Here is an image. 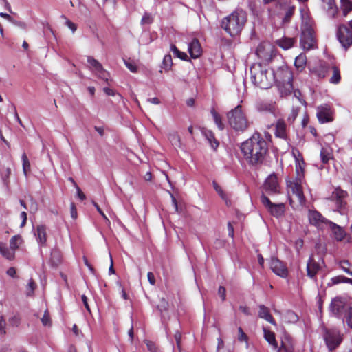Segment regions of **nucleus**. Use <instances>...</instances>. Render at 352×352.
Here are the masks:
<instances>
[{
    "instance_id": "6",
    "label": "nucleus",
    "mask_w": 352,
    "mask_h": 352,
    "mask_svg": "<svg viewBox=\"0 0 352 352\" xmlns=\"http://www.w3.org/2000/svg\"><path fill=\"white\" fill-rule=\"evenodd\" d=\"M230 125L236 131H244L247 129L248 121L242 111V107L238 105L227 113Z\"/></svg>"
},
{
    "instance_id": "36",
    "label": "nucleus",
    "mask_w": 352,
    "mask_h": 352,
    "mask_svg": "<svg viewBox=\"0 0 352 352\" xmlns=\"http://www.w3.org/2000/svg\"><path fill=\"white\" fill-rule=\"evenodd\" d=\"M22 161H23V173L25 176L28 175V173L30 171V163L28 158L27 155L24 153L22 155Z\"/></svg>"
},
{
    "instance_id": "48",
    "label": "nucleus",
    "mask_w": 352,
    "mask_h": 352,
    "mask_svg": "<svg viewBox=\"0 0 352 352\" xmlns=\"http://www.w3.org/2000/svg\"><path fill=\"white\" fill-rule=\"evenodd\" d=\"M144 342L148 351H150L151 352H157V347L153 342L146 340Z\"/></svg>"
},
{
    "instance_id": "16",
    "label": "nucleus",
    "mask_w": 352,
    "mask_h": 352,
    "mask_svg": "<svg viewBox=\"0 0 352 352\" xmlns=\"http://www.w3.org/2000/svg\"><path fill=\"white\" fill-rule=\"evenodd\" d=\"M270 268L277 275L281 277H286L287 270L284 264L276 258H272L270 261Z\"/></svg>"
},
{
    "instance_id": "45",
    "label": "nucleus",
    "mask_w": 352,
    "mask_h": 352,
    "mask_svg": "<svg viewBox=\"0 0 352 352\" xmlns=\"http://www.w3.org/2000/svg\"><path fill=\"white\" fill-rule=\"evenodd\" d=\"M51 261L53 265H57L59 263H60V255L58 251H53L51 254Z\"/></svg>"
},
{
    "instance_id": "60",
    "label": "nucleus",
    "mask_w": 352,
    "mask_h": 352,
    "mask_svg": "<svg viewBox=\"0 0 352 352\" xmlns=\"http://www.w3.org/2000/svg\"><path fill=\"white\" fill-rule=\"evenodd\" d=\"M93 204L94 206L96 207V210H98V212L100 213V214L107 221V222H109V220L108 219V218L106 217V215L104 214V213L102 212V210L100 209V206L98 205V204H96V202L93 201Z\"/></svg>"
},
{
    "instance_id": "57",
    "label": "nucleus",
    "mask_w": 352,
    "mask_h": 352,
    "mask_svg": "<svg viewBox=\"0 0 352 352\" xmlns=\"http://www.w3.org/2000/svg\"><path fill=\"white\" fill-rule=\"evenodd\" d=\"M124 64L126 67L131 72H137V67L136 65L131 62L124 60Z\"/></svg>"
},
{
    "instance_id": "50",
    "label": "nucleus",
    "mask_w": 352,
    "mask_h": 352,
    "mask_svg": "<svg viewBox=\"0 0 352 352\" xmlns=\"http://www.w3.org/2000/svg\"><path fill=\"white\" fill-rule=\"evenodd\" d=\"M6 322L3 316L0 317V334L5 335L6 333Z\"/></svg>"
},
{
    "instance_id": "54",
    "label": "nucleus",
    "mask_w": 352,
    "mask_h": 352,
    "mask_svg": "<svg viewBox=\"0 0 352 352\" xmlns=\"http://www.w3.org/2000/svg\"><path fill=\"white\" fill-rule=\"evenodd\" d=\"M152 16L151 14L146 13L142 18V24H150L152 22Z\"/></svg>"
},
{
    "instance_id": "12",
    "label": "nucleus",
    "mask_w": 352,
    "mask_h": 352,
    "mask_svg": "<svg viewBox=\"0 0 352 352\" xmlns=\"http://www.w3.org/2000/svg\"><path fill=\"white\" fill-rule=\"evenodd\" d=\"M256 54L261 60L268 62L273 56L274 46L268 42H263L257 47Z\"/></svg>"
},
{
    "instance_id": "20",
    "label": "nucleus",
    "mask_w": 352,
    "mask_h": 352,
    "mask_svg": "<svg viewBox=\"0 0 352 352\" xmlns=\"http://www.w3.org/2000/svg\"><path fill=\"white\" fill-rule=\"evenodd\" d=\"M309 220L311 224L320 226L321 223L328 224V220L322 216L320 213L316 210H309Z\"/></svg>"
},
{
    "instance_id": "10",
    "label": "nucleus",
    "mask_w": 352,
    "mask_h": 352,
    "mask_svg": "<svg viewBox=\"0 0 352 352\" xmlns=\"http://www.w3.org/2000/svg\"><path fill=\"white\" fill-rule=\"evenodd\" d=\"M89 67L92 72L99 78L104 80L107 83L109 80V73L104 69L100 63L92 56L87 57Z\"/></svg>"
},
{
    "instance_id": "47",
    "label": "nucleus",
    "mask_w": 352,
    "mask_h": 352,
    "mask_svg": "<svg viewBox=\"0 0 352 352\" xmlns=\"http://www.w3.org/2000/svg\"><path fill=\"white\" fill-rule=\"evenodd\" d=\"M36 285L33 279H30L27 286V295L32 296L36 289Z\"/></svg>"
},
{
    "instance_id": "23",
    "label": "nucleus",
    "mask_w": 352,
    "mask_h": 352,
    "mask_svg": "<svg viewBox=\"0 0 352 352\" xmlns=\"http://www.w3.org/2000/svg\"><path fill=\"white\" fill-rule=\"evenodd\" d=\"M258 316L261 318H264L272 324H276L275 320L270 314L269 309L263 305L259 306Z\"/></svg>"
},
{
    "instance_id": "41",
    "label": "nucleus",
    "mask_w": 352,
    "mask_h": 352,
    "mask_svg": "<svg viewBox=\"0 0 352 352\" xmlns=\"http://www.w3.org/2000/svg\"><path fill=\"white\" fill-rule=\"evenodd\" d=\"M320 158L324 164H327L331 159V153L327 148H322L320 151Z\"/></svg>"
},
{
    "instance_id": "18",
    "label": "nucleus",
    "mask_w": 352,
    "mask_h": 352,
    "mask_svg": "<svg viewBox=\"0 0 352 352\" xmlns=\"http://www.w3.org/2000/svg\"><path fill=\"white\" fill-rule=\"evenodd\" d=\"M265 190L269 193H277L279 192V186L277 177L275 175H270L265 180Z\"/></svg>"
},
{
    "instance_id": "63",
    "label": "nucleus",
    "mask_w": 352,
    "mask_h": 352,
    "mask_svg": "<svg viewBox=\"0 0 352 352\" xmlns=\"http://www.w3.org/2000/svg\"><path fill=\"white\" fill-rule=\"evenodd\" d=\"M103 91L108 96H113L116 95V92L113 89H112L109 87H104Z\"/></svg>"
},
{
    "instance_id": "30",
    "label": "nucleus",
    "mask_w": 352,
    "mask_h": 352,
    "mask_svg": "<svg viewBox=\"0 0 352 352\" xmlns=\"http://www.w3.org/2000/svg\"><path fill=\"white\" fill-rule=\"evenodd\" d=\"M264 337L270 344L274 346V349L278 347V344L275 338V334L272 331L263 328Z\"/></svg>"
},
{
    "instance_id": "7",
    "label": "nucleus",
    "mask_w": 352,
    "mask_h": 352,
    "mask_svg": "<svg viewBox=\"0 0 352 352\" xmlns=\"http://www.w3.org/2000/svg\"><path fill=\"white\" fill-rule=\"evenodd\" d=\"M352 307V298L337 296L332 299L329 310L338 318L344 317L346 312Z\"/></svg>"
},
{
    "instance_id": "37",
    "label": "nucleus",
    "mask_w": 352,
    "mask_h": 352,
    "mask_svg": "<svg viewBox=\"0 0 352 352\" xmlns=\"http://www.w3.org/2000/svg\"><path fill=\"white\" fill-rule=\"evenodd\" d=\"M173 65L172 57L170 54L165 55L162 61V67L166 71H169Z\"/></svg>"
},
{
    "instance_id": "33",
    "label": "nucleus",
    "mask_w": 352,
    "mask_h": 352,
    "mask_svg": "<svg viewBox=\"0 0 352 352\" xmlns=\"http://www.w3.org/2000/svg\"><path fill=\"white\" fill-rule=\"evenodd\" d=\"M23 239L19 235H15L11 238L10 241V246L12 250L14 252L22 244Z\"/></svg>"
},
{
    "instance_id": "14",
    "label": "nucleus",
    "mask_w": 352,
    "mask_h": 352,
    "mask_svg": "<svg viewBox=\"0 0 352 352\" xmlns=\"http://www.w3.org/2000/svg\"><path fill=\"white\" fill-rule=\"evenodd\" d=\"M331 109L327 104H323L317 108V117L320 123H325L331 121Z\"/></svg>"
},
{
    "instance_id": "21",
    "label": "nucleus",
    "mask_w": 352,
    "mask_h": 352,
    "mask_svg": "<svg viewBox=\"0 0 352 352\" xmlns=\"http://www.w3.org/2000/svg\"><path fill=\"white\" fill-rule=\"evenodd\" d=\"M347 195V192L344 190H342L340 188H336L332 192L331 199L333 201H336V204L338 207H342L345 202L344 199Z\"/></svg>"
},
{
    "instance_id": "2",
    "label": "nucleus",
    "mask_w": 352,
    "mask_h": 352,
    "mask_svg": "<svg viewBox=\"0 0 352 352\" xmlns=\"http://www.w3.org/2000/svg\"><path fill=\"white\" fill-rule=\"evenodd\" d=\"M252 82L261 89H268L275 82L276 72L261 64H254L250 68Z\"/></svg>"
},
{
    "instance_id": "55",
    "label": "nucleus",
    "mask_w": 352,
    "mask_h": 352,
    "mask_svg": "<svg viewBox=\"0 0 352 352\" xmlns=\"http://www.w3.org/2000/svg\"><path fill=\"white\" fill-rule=\"evenodd\" d=\"M64 18L65 19V25L72 31V32H74L77 29L76 24L67 19L66 17L64 16Z\"/></svg>"
},
{
    "instance_id": "15",
    "label": "nucleus",
    "mask_w": 352,
    "mask_h": 352,
    "mask_svg": "<svg viewBox=\"0 0 352 352\" xmlns=\"http://www.w3.org/2000/svg\"><path fill=\"white\" fill-rule=\"evenodd\" d=\"M321 265L311 255L307 263V274L311 279H316V274L320 270Z\"/></svg>"
},
{
    "instance_id": "26",
    "label": "nucleus",
    "mask_w": 352,
    "mask_h": 352,
    "mask_svg": "<svg viewBox=\"0 0 352 352\" xmlns=\"http://www.w3.org/2000/svg\"><path fill=\"white\" fill-rule=\"evenodd\" d=\"M0 253L8 260H12L14 258L15 252L5 243H0Z\"/></svg>"
},
{
    "instance_id": "34",
    "label": "nucleus",
    "mask_w": 352,
    "mask_h": 352,
    "mask_svg": "<svg viewBox=\"0 0 352 352\" xmlns=\"http://www.w3.org/2000/svg\"><path fill=\"white\" fill-rule=\"evenodd\" d=\"M157 308L160 311L162 316H164V312H166L168 310L169 304L164 298H162L157 305Z\"/></svg>"
},
{
    "instance_id": "29",
    "label": "nucleus",
    "mask_w": 352,
    "mask_h": 352,
    "mask_svg": "<svg viewBox=\"0 0 352 352\" xmlns=\"http://www.w3.org/2000/svg\"><path fill=\"white\" fill-rule=\"evenodd\" d=\"M340 283H350L352 284V279L349 278H346L344 276H337L333 277L331 279V282L328 283V286H333L335 285H338Z\"/></svg>"
},
{
    "instance_id": "5",
    "label": "nucleus",
    "mask_w": 352,
    "mask_h": 352,
    "mask_svg": "<svg viewBox=\"0 0 352 352\" xmlns=\"http://www.w3.org/2000/svg\"><path fill=\"white\" fill-rule=\"evenodd\" d=\"M292 73L287 68H281L276 72L275 82L282 96H287L292 91Z\"/></svg>"
},
{
    "instance_id": "4",
    "label": "nucleus",
    "mask_w": 352,
    "mask_h": 352,
    "mask_svg": "<svg viewBox=\"0 0 352 352\" xmlns=\"http://www.w3.org/2000/svg\"><path fill=\"white\" fill-rule=\"evenodd\" d=\"M300 16L302 25L300 45L303 50H309L314 48L316 45L314 30L309 14L305 8L300 9Z\"/></svg>"
},
{
    "instance_id": "24",
    "label": "nucleus",
    "mask_w": 352,
    "mask_h": 352,
    "mask_svg": "<svg viewBox=\"0 0 352 352\" xmlns=\"http://www.w3.org/2000/svg\"><path fill=\"white\" fill-rule=\"evenodd\" d=\"M36 236L37 240L40 244H41L42 245H45L46 244L47 233L45 226L40 225L37 226Z\"/></svg>"
},
{
    "instance_id": "32",
    "label": "nucleus",
    "mask_w": 352,
    "mask_h": 352,
    "mask_svg": "<svg viewBox=\"0 0 352 352\" xmlns=\"http://www.w3.org/2000/svg\"><path fill=\"white\" fill-rule=\"evenodd\" d=\"M307 63V57L305 54H299L295 59V66L298 69H303L306 65Z\"/></svg>"
},
{
    "instance_id": "39",
    "label": "nucleus",
    "mask_w": 352,
    "mask_h": 352,
    "mask_svg": "<svg viewBox=\"0 0 352 352\" xmlns=\"http://www.w3.org/2000/svg\"><path fill=\"white\" fill-rule=\"evenodd\" d=\"M211 113L212 115V117H213V119H214V121L215 124L218 126V129L220 130V131L223 130V124H222V122H221V116L214 110V109H212L211 110Z\"/></svg>"
},
{
    "instance_id": "49",
    "label": "nucleus",
    "mask_w": 352,
    "mask_h": 352,
    "mask_svg": "<svg viewBox=\"0 0 352 352\" xmlns=\"http://www.w3.org/2000/svg\"><path fill=\"white\" fill-rule=\"evenodd\" d=\"M174 338L176 341L177 346L179 352H182V346H181V340H182V333L179 331H176Z\"/></svg>"
},
{
    "instance_id": "46",
    "label": "nucleus",
    "mask_w": 352,
    "mask_h": 352,
    "mask_svg": "<svg viewBox=\"0 0 352 352\" xmlns=\"http://www.w3.org/2000/svg\"><path fill=\"white\" fill-rule=\"evenodd\" d=\"M42 324L44 326L50 327L52 324L51 318L47 310H45L43 316L41 318Z\"/></svg>"
},
{
    "instance_id": "42",
    "label": "nucleus",
    "mask_w": 352,
    "mask_h": 352,
    "mask_svg": "<svg viewBox=\"0 0 352 352\" xmlns=\"http://www.w3.org/2000/svg\"><path fill=\"white\" fill-rule=\"evenodd\" d=\"M333 75L330 79L331 83L337 84L340 82V71L337 67H333Z\"/></svg>"
},
{
    "instance_id": "17",
    "label": "nucleus",
    "mask_w": 352,
    "mask_h": 352,
    "mask_svg": "<svg viewBox=\"0 0 352 352\" xmlns=\"http://www.w3.org/2000/svg\"><path fill=\"white\" fill-rule=\"evenodd\" d=\"M322 8L331 18H336L338 14V8L335 0H321Z\"/></svg>"
},
{
    "instance_id": "61",
    "label": "nucleus",
    "mask_w": 352,
    "mask_h": 352,
    "mask_svg": "<svg viewBox=\"0 0 352 352\" xmlns=\"http://www.w3.org/2000/svg\"><path fill=\"white\" fill-rule=\"evenodd\" d=\"M83 261H84L85 265L89 269L90 272L94 274L96 273V270L94 268V267L89 263L87 257L84 256Z\"/></svg>"
},
{
    "instance_id": "3",
    "label": "nucleus",
    "mask_w": 352,
    "mask_h": 352,
    "mask_svg": "<svg viewBox=\"0 0 352 352\" xmlns=\"http://www.w3.org/2000/svg\"><path fill=\"white\" fill-rule=\"evenodd\" d=\"M247 21L245 11L237 9L221 21V28L230 36L239 34L243 30Z\"/></svg>"
},
{
    "instance_id": "27",
    "label": "nucleus",
    "mask_w": 352,
    "mask_h": 352,
    "mask_svg": "<svg viewBox=\"0 0 352 352\" xmlns=\"http://www.w3.org/2000/svg\"><path fill=\"white\" fill-rule=\"evenodd\" d=\"M294 42L295 40L294 38L288 37H283L276 41V44L284 50L291 48L294 45Z\"/></svg>"
},
{
    "instance_id": "44",
    "label": "nucleus",
    "mask_w": 352,
    "mask_h": 352,
    "mask_svg": "<svg viewBox=\"0 0 352 352\" xmlns=\"http://www.w3.org/2000/svg\"><path fill=\"white\" fill-rule=\"evenodd\" d=\"M11 174V169L6 168L2 170L1 176L5 185L8 186L9 183V177Z\"/></svg>"
},
{
    "instance_id": "58",
    "label": "nucleus",
    "mask_w": 352,
    "mask_h": 352,
    "mask_svg": "<svg viewBox=\"0 0 352 352\" xmlns=\"http://www.w3.org/2000/svg\"><path fill=\"white\" fill-rule=\"evenodd\" d=\"M70 211H71V216L73 219L77 218V210L76 208V206L74 203H72L70 205Z\"/></svg>"
},
{
    "instance_id": "52",
    "label": "nucleus",
    "mask_w": 352,
    "mask_h": 352,
    "mask_svg": "<svg viewBox=\"0 0 352 352\" xmlns=\"http://www.w3.org/2000/svg\"><path fill=\"white\" fill-rule=\"evenodd\" d=\"M276 132H284L286 130L285 124L282 120H278L276 125Z\"/></svg>"
},
{
    "instance_id": "13",
    "label": "nucleus",
    "mask_w": 352,
    "mask_h": 352,
    "mask_svg": "<svg viewBox=\"0 0 352 352\" xmlns=\"http://www.w3.org/2000/svg\"><path fill=\"white\" fill-rule=\"evenodd\" d=\"M278 6L280 7V11L278 12L276 14L282 19L283 23H289L294 13L295 6L281 3H278ZM272 13L275 14L276 12L274 11Z\"/></svg>"
},
{
    "instance_id": "56",
    "label": "nucleus",
    "mask_w": 352,
    "mask_h": 352,
    "mask_svg": "<svg viewBox=\"0 0 352 352\" xmlns=\"http://www.w3.org/2000/svg\"><path fill=\"white\" fill-rule=\"evenodd\" d=\"M287 316L289 318V322H296L298 320V316L292 311L287 312Z\"/></svg>"
},
{
    "instance_id": "35",
    "label": "nucleus",
    "mask_w": 352,
    "mask_h": 352,
    "mask_svg": "<svg viewBox=\"0 0 352 352\" xmlns=\"http://www.w3.org/2000/svg\"><path fill=\"white\" fill-rule=\"evenodd\" d=\"M170 50L173 52L175 56L180 58L181 60H188V55L186 54V53L179 51V49L175 45L172 44L170 45Z\"/></svg>"
},
{
    "instance_id": "28",
    "label": "nucleus",
    "mask_w": 352,
    "mask_h": 352,
    "mask_svg": "<svg viewBox=\"0 0 352 352\" xmlns=\"http://www.w3.org/2000/svg\"><path fill=\"white\" fill-rule=\"evenodd\" d=\"M285 206L283 204H273L268 209L270 212L276 217L282 216L284 213Z\"/></svg>"
},
{
    "instance_id": "8",
    "label": "nucleus",
    "mask_w": 352,
    "mask_h": 352,
    "mask_svg": "<svg viewBox=\"0 0 352 352\" xmlns=\"http://www.w3.org/2000/svg\"><path fill=\"white\" fill-rule=\"evenodd\" d=\"M324 340L330 351L337 349L343 340V334L337 328H325L324 330Z\"/></svg>"
},
{
    "instance_id": "43",
    "label": "nucleus",
    "mask_w": 352,
    "mask_h": 352,
    "mask_svg": "<svg viewBox=\"0 0 352 352\" xmlns=\"http://www.w3.org/2000/svg\"><path fill=\"white\" fill-rule=\"evenodd\" d=\"M213 187H214V190H216V192L219 195V196L223 200H225L226 204H228L226 195L222 190L221 187L216 182H213Z\"/></svg>"
},
{
    "instance_id": "40",
    "label": "nucleus",
    "mask_w": 352,
    "mask_h": 352,
    "mask_svg": "<svg viewBox=\"0 0 352 352\" xmlns=\"http://www.w3.org/2000/svg\"><path fill=\"white\" fill-rule=\"evenodd\" d=\"M340 267L346 274L352 276V270L350 268V263L347 260H342L339 262Z\"/></svg>"
},
{
    "instance_id": "51",
    "label": "nucleus",
    "mask_w": 352,
    "mask_h": 352,
    "mask_svg": "<svg viewBox=\"0 0 352 352\" xmlns=\"http://www.w3.org/2000/svg\"><path fill=\"white\" fill-rule=\"evenodd\" d=\"M261 202L262 204L265 206L267 207L268 209L271 207V206L273 204V203H272L270 201V200L269 199L268 197H267L265 195H262L261 197Z\"/></svg>"
},
{
    "instance_id": "1",
    "label": "nucleus",
    "mask_w": 352,
    "mask_h": 352,
    "mask_svg": "<svg viewBox=\"0 0 352 352\" xmlns=\"http://www.w3.org/2000/svg\"><path fill=\"white\" fill-rule=\"evenodd\" d=\"M241 150L249 166H258L263 164L267 152V142L261 133H254L241 144Z\"/></svg>"
},
{
    "instance_id": "64",
    "label": "nucleus",
    "mask_w": 352,
    "mask_h": 352,
    "mask_svg": "<svg viewBox=\"0 0 352 352\" xmlns=\"http://www.w3.org/2000/svg\"><path fill=\"white\" fill-rule=\"evenodd\" d=\"M238 330H239V340L240 341L245 340L247 339V336L243 332V329L241 327H239Z\"/></svg>"
},
{
    "instance_id": "31",
    "label": "nucleus",
    "mask_w": 352,
    "mask_h": 352,
    "mask_svg": "<svg viewBox=\"0 0 352 352\" xmlns=\"http://www.w3.org/2000/svg\"><path fill=\"white\" fill-rule=\"evenodd\" d=\"M305 162L303 160V158L297 159L296 162V179H300V180L302 179L303 175H304V166H305Z\"/></svg>"
},
{
    "instance_id": "11",
    "label": "nucleus",
    "mask_w": 352,
    "mask_h": 352,
    "mask_svg": "<svg viewBox=\"0 0 352 352\" xmlns=\"http://www.w3.org/2000/svg\"><path fill=\"white\" fill-rule=\"evenodd\" d=\"M301 183L302 180H300V178L296 179L295 181L287 182V188L289 193L292 192L299 204L302 206L305 202V197L303 194Z\"/></svg>"
},
{
    "instance_id": "19",
    "label": "nucleus",
    "mask_w": 352,
    "mask_h": 352,
    "mask_svg": "<svg viewBox=\"0 0 352 352\" xmlns=\"http://www.w3.org/2000/svg\"><path fill=\"white\" fill-rule=\"evenodd\" d=\"M188 52L192 58H199L202 52L201 45L197 38H193L188 44Z\"/></svg>"
},
{
    "instance_id": "53",
    "label": "nucleus",
    "mask_w": 352,
    "mask_h": 352,
    "mask_svg": "<svg viewBox=\"0 0 352 352\" xmlns=\"http://www.w3.org/2000/svg\"><path fill=\"white\" fill-rule=\"evenodd\" d=\"M20 318L17 316H14L10 318L9 322L12 326L18 327L20 324Z\"/></svg>"
},
{
    "instance_id": "9",
    "label": "nucleus",
    "mask_w": 352,
    "mask_h": 352,
    "mask_svg": "<svg viewBox=\"0 0 352 352\" xmlns=\"http://www.w3.org/2000/svg\"><path fill=\"white\" fill-rule=\"evenodd\" d=\"M338 40L346 50L352 45V20L338 25L336 32Z\"/></svg>"
},
{
    "instance_id": "25",
    "label": "nucleus",
    "mask_w": 352,
    "mask_h": 352,
    "mask_svg": "<svg viewBox=\"0 0 352 352\" xmlns=\"http://www.w3.org/2000/svg\"><path fill=\"white\" fill-rule=\"evenodd\" d=\"M340 8L342 16H347L349 13L352 11V1L340 0Z\"/></svg>"
},
{
    "instance_id": "62",
    "label": "nucleus",
    "mask_w": 352,
    "mask_h": 352,
    "mask_svg": "<svg viewBox=\"0 0 352 352\" xmlns=\"http://www.w3.org/2000/svg\"><path fill=\"white\" fill-rule=\"evenodd\" d=\"M219 295L221 296L222 300H226V288L223 286H220L218 290Z\"/></svg>"
},
{
    "instance_id": "22",
    "label": "nucleus",
    "mask_w": 352,
    "mask_h": 352,
    "mask_svg": "<svg viewBox=\"0 0 352 352\" xmlns=\"http://www.w3.org/2000/svg\"><path fill=\"white\" fill-rule=\"evenodd\" d=\"M328 225H329V227L333 232V237L336 240L340 241L344 239L346 233L340 226L331 221H328Z\"/></svg>"
},
{
    "instance_id": "38",
    "label": "nucleus",
    "mask_w": 352,
    "mask_h": 352,
    "mask_svg": "<svg viewBox=\"0 0 352 352\" xmlns=\"http://www.w3.org/2000/svg\"><path fill=\"white\" fill-rule=\"evenodd\" d=\"M206 138L207 139L208 142L210 144L212 148L214 150H216L217 148L219 146V142L217 140V139L214 137V134L212 133H204Z\"/></svg>"
},
{
    "instance_id": "59",
    "label": "nucleus",
    "mask_w": 352,
    "mask_h": 352,
    "mask_svg": "<svg viewBox=\"0 0 352 352\" xmlns=\"http://www.w3.org/2000/svg\"><path fill=\"white\" fill-rule=\"evenodd\" d=\"M299 109L298 108H294L291 112L290 116H289L288 119L289 120L294 121L296 116H298Z\"/></svg>"
}]
</instances>
